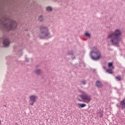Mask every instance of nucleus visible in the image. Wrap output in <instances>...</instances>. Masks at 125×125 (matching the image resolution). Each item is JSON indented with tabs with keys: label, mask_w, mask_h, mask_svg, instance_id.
I'll use <instances>...</instances> for the list:
<instances>
[{
	"label": "nucleus",
	"mask_w": 125,
	"mask_h": 125,
	"mask_svg": "<svg viewBox=\"0 0 125 125\" xmlns=\"http://www.w3.org/2000/svg\"><path fill=\"white\" fill-rule=\"evenodd\" d=\"M38 20L40 22L42 21V20H43V17H42V15H40L38 17Z\"/></svg>",
	"instance_id": "obj_12"
},
{
	"label": "nucleus",
	"mask_w": 125,
	"mask_h": 125,
	"mask_svg": "<svg viewBox=\"0 0 125 125\" xmlns=\"http://www.w3.org/2000/svg\"><path fill=\"white\" fill-rule=\"evenodd\" d=\"M115 79L116 81H117L118 82H120V81H122V78L120 76H116Z\"/></svg>",
	"instance_id": "obj_13"
},
{
	"label": "nucleus",
	"mask_w": 125,
	"mask_h": 125,
	"mask_svg": "<svg viewBox=\"0 0 125 125\" xmlns=\"http://www.w3.org/2000/svg\"><path fill=\"white\" fill-rule=\"evenodd\" d=\"M117 106L118 108H121L122 107V106L121 105H119L117 104Z\"/></svg>",
	"instance_id": "obj_21"
},
{
	"label": "nucleus",
	"mask_w": 125,
	"mask_h": 125,
	"mask_svg": "<svg viewBox=\"0 0 125 125\" xmlns=\"http://www.w3.org/2000/svg\"><path fill=\"white\" fill-rule=\"evenodd\" d=\"M90 56L94 61H97V60H99L101 57V53L95 47L91 50Z\"/></svg>",
	"instance_id": "obj_3"
},
{
	"label": "nucleus",
	"mask_w": 125,
	"mask_h": 125,
	"mask_svg": "<svg viewBox=\"0 0 125 125\" xmlns=\"http://www.w3.org/2000/svg\"><path fill=\"white\" fill-rule=\"evenodd\" d=\"M25 59H26V62H29V60H27V58H25Z\"/></svg>",
	"instance_id": "obj_22"
},
{
	"label": "nucleus",
	"mask_w": 125,
	"mask_h": 125,
	"mask_svg": "<svg viewBox=\"0 0 125 125\" xmlns=\"http://www.w3.org/2000/svg\"><path fill=\"white\" fill-rule=\"evenodd\" d=\"M78 106L79 107V108H83L84 107H85V106H86V104H78Z\"/></svg>",
	"instance_id": "obj_11"
},
{
	"label": "nucleus",
	"mask_w": 125,
	"mask_h": 125,
	"mask_svg": "<svg viewBox=\"0 0 125 125\" xmlns=\"http://www.w3.org/2000/svg\"><path fill=\"white\" fill-rule=\"evenodd\" d=\"M121 36H122V31L119 29H116L114 32L109 34L108 38L111 44L118 46L121 42Z\"/></svg>",
	"instance_id": "obj_1"
},
{
	"label": "nucleus",
	"mask_w": 125,
	"mask_h": 125,
	"mask_svg": "<svg viewBox=\"0 0 125 125\" xmlns=\"http://www.w3.org/2000/svg\"><path fill=\"white\" fill-rule=\"evenodd\" d=\"M85 35L88 38H90V34H89L88 32H87L85 33Z\"/></svg>",
	"instance_id": "obj_17"
},
{
	"label": "nucleus",
	"mask_w": 125,
	"mask_h": 125,
	"mask_svg": "<svg viewBox=\"0 0 125 125\" xmlns=\"http://www.w3.org/2000/svg\"><path fill=\"white\" fill-rule=\"evenodd\" d=\"M82 83H83V85H85V84H86V82H85V81H82Z\"/></svg>",
	"instance_id": "obj_19"
},
{
	"label": "nucleus",
	"mask_w": 125,
	"mask_h": 125,
	"mask_svg": "<svg viewBox=\"0 0 125 125\" xmlns=\"http://www.w3.org/2000/svg\"><path fill=\"white\" fill-rule=\"evenodd\" d=\"M81 99L83 101L84 103H89L90 100H91V96L88 95V94L83 92L80 95Z\"/></svg>",
	"instance_id": "obj_5"
},
{
	"label": "nucleus",
	"mask_w": 125,
	"mask_h": 125,
	"mask_svg": "<svg viewBox=\"0 0 125 125\" xmlns=\"http://www.w3.org/2000/svg\"><path fill=\"white\" fill-rule=\"evenodd\" d=\"M35 72L36 74V75H38V76H41V75L42 74V71L40 69H37L35 70Z\"/></svg>",
	"instance_id": "obj_9"
},
{
	"label": "nucleus",
	"mask_w": 125,
	"mask_h": 125,
	"mask_svg": "<svg viewBox=\"0 0 125 125\" xmlns=\"http://www.w3.org/2000/svg\"><path fill=\"white\" fill-rule=\"evenodd\" d=\"M108 67H112V66H113V63L109 62L108 63Z\"/></svg>",
	"instance_id": "obj_18"
},
{
	"label": "nucleus",
	"mask_w": 125,
	"mask_h": 125,
	"mask_svg": "<svg viewBox=\"0 0 125 125\" xmlns=\"http://www.w3.org/2000/svg\"><path fill=\"white\" fill-rule=\"evenodd\" d=\"M2 24L3 27L6 28L7 29H9V30H11V29H14V28H16L17 24L16 23V21H9L8 23L7 22H2Z\"/></svg>",
	"instance_id": "obj_4"
},
{
	"label": "nucleus",
	"mask_w": 125,
	"mask_h": 125,
	"mask_svg": "<svg viewBox=\"0 0 125 125\" xmlns=\"http://www.w3.org/2000/svg\"><path fill=\"white\" fill-rule=\"evenodd\" d=\"M74 59H76V57H74L73 58H72V60H74Z\"/></svg>",
	"instance_id": "obj_24"
},
{
	"label": "nucleus",
	"mask_w": 125,
	"mask_h": 125,
	"mask_svg": "<svg viewBox=\"0 0 125 125\" xmlns=\"http://www.w3.org/2000/svg\"><path fill=\"white\" fill-rule=\"evenodd\" d=\"M1 122H0V125Z\"/></svg>",
	"instance_id": "obj_27"
},
{
	"label": "nucleus",
	"mask_w": 125,
	"mask_h": 125,
	"mask_svg": "<svg viewBox=\"0 0 125 125\" xmlns=\"http://www.w3.org/2000/svg\"><path fill=\"white\" fill-rule=\"evenodd\" d=\"M106 73H108V74H113V71H112V69H107L106 70Z\"/></svg>",
	"instance_id": "obj_16"
},
{
	"label": "nucleus",
	"mask_w": 125,
	"mask_h": 125,
	"mask_svg": "<svg viewBox=\"0 0 125 125\" xmlns=\"http://www.w3.org/2000/svg\"><path fill=\"white\" fill-rule=\"evenodd\" d=\"M78 100H79V101H80V102H83V100H82L80 99H78Z\"/></svg>",
	"instance_id": "obj_20"
},
{
	"label": "nucleus",
	"mask_w": 125,
	"mask_h": 125,
	"mask_svg": "<svg viewBox=\"0 0 125 125\" xmlns=\"http://www.w3.org/2000/svg\"><path fill=\"white\" fill-rule=\"evenodd\" d=\"M36 67H39V66H37Z\"/></svg>",
	"instance_id": "obj_28"
},
{
	"label": "nucleus",
	"mask_w": 125,
	"mask_h": 125,
	"mask_svg": "<svg viewBox=\"0 0 125 125\" xmlns=\"http://www.w3.org/2000/svg\"><path fill=\"white\" fill-rule=\"evenodd\" d=\"M37 96L35 95H30L29 96V104L33 106L34 105V103L36 102V99H37Z\"/></svg>",
	"instance_id": "obj_6"
},
{
	"label": "nucleus",
	"mask_w": 125,
	"mask_h": 125,
	"mask_svg": "<svg viewBox=\"0 0 125 125\" xmlns=\"http://www.w3.org/2000/svg\"><path fill=\"white\" fill-rule=\"evenodd\" d=\"M14 49H16V48H17V47H16V46H14Z\"/></svg>",
	"instance_id": "obj_23"
},
{
	"label": "nucleus",
	"mask_w": 125,
	"mask_h": 125,
	"mask_svg": "<svg viewBox=\"0 0 125 125\" xmlns=\"http://www.w3.org/2000/svg\"><path fill=\"white\" fill-rule=\"evenodd\" d=\"M4 107H6V105H4Z\"/></svg>",
	"instance_id": "obj_26"
},
{
	"label": "nucleus",
	"mask_w": 125,
	"mask_h": 125,
	"mask_svg": "<svg viewBox=\"0 0 125 125\" xmlns=\"http://www.w3.org/2000/svg\"><path fill=\"white\" fill-rule=\"evenodd\" d=\"M10 40L7 38H4L3 39V45L4 47H8L10 44Z\"/></svg>",
	"instance_id": "obj_7"
},
{
	"label": "nucleus",
	"mask_w": 125,
	"mask_h": 125,
	"mask_svg": "<svg viewBox=\"0 0 125 125\" xmlns=\"http://www.w3.org/2000/svg\"><path fill=\"white\" fill-rule=\"evenodd\" d=\"M39 29L40 39H50V38H52V35L50 34L48 27L42 25L39 27Z\"/></svg>",
	"instance_id": "obj_2"
},
{
	"label": "nucleus",
	"mask_w": 125,
	"mask_h": 125,
	"mask_svg": "<svg viewBox=\"0 0 125 125\" xmlns=\"http://www.w3.org/2000/svg\"><path fill=\"white\" fill-rule=\"evenodd\" d=\"M46 9L47 11H51V10H52V8L51 6H47L46 8Z\"/></svg>",
	"instance_id": "obj_15"
},
{
	"label": "nucleus",
	"mask_w": 125,
	"mask_h": 125,
	"mask_svg": "<svg viewBox=\"0 0 125 125\" xmlns=\"http://www.w3.org/2000/svg\"><path fill=\"white\" fill-rule=\"evenodd\" d=\"M120 105L121 106V108H125V100H123L120 102Z\"/></svg>",
	"instance_id": "obj_10"
},
{
	"label": "nucleus",
	"mask_w": 125,
	"mask_h": 125,
	"mask_svg": "<svg viewBox=\"0 0 125 125\" xmlns=\"http://www.w3.org/2000/svg\"><path fill=\"white\" fill-rule=\"evenodd\" d=\"M103 68H104V69H105V66H103Z\"/></svg>",
	"instance_id": "obj_25"
},
{
	"label": "nucleus",
	"mask_w": 125,
	"mask_h": 125,
	"mask_svg": "<svg viewBox=\"0 0 125 125\" xmlns=\"http://www.w3.org/2000/svg\"><path fill=\"white\" fill-rule=\"evenodd\" d=\"M75 54V52L73 51H69L67 53L68 55H74Z\"/></svg>",
	"instance_id": "obj_14"
},
{
	"label": "nucleus",
	"mask_w": 125,
	"mask_h": 125,
	"mask_svg": "<svg viewBox=\"0 0 125 125\" xmlns=\"http://www.w3.org/2000/svg\"><path fill=\"white\" fill-rule=\"evenodd\" d=\"M95 86L97 87H98L99 88H100L103 86V83L101 81H99V80H98L95 83Z\"/></svg>",
	"instance_id": "obj_8"
}]
</instances>
